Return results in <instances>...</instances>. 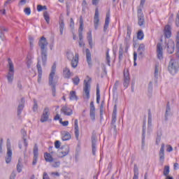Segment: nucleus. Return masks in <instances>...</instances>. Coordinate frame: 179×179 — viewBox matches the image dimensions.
<instances>
[{
	"instance_id": "nucleus-2",
	"label": "nucleus",
	"mask_w": 179,
	"mask_h": 179,
	"mask_svg": "<svg viewBox=\"0 0 179 179\" xmlns=\"http://www.w3.org/2000/svg\"><path fill=\"white\" fill-rule=\"evenodd\" d=\"M57 71V64L54 63L52 66L51 72L49 75V86L52 87V94L53 97H55V93L57 92L55 89V82H54V76H55V72Z\"/></svg>"
},
{
	"instance_id": "nucleus-29",
	"label": "nucleus",
	"mask_w": 179,
	"mask_h": 179,
	"mask_svg": "<svg viewBox=\"0 0 179 179\" xmlns=\"http://www.w3.org/2000/svg\"><path fill=\"white\" fill-rule=\"evenodd\" d=\"M4 31H9V29L8 28H6L3 26H0V38L1 40H3L5 38V34L3 33Z\"/></svg>"
},
{
	"instance_id": "nucleus-59",
	"label": "nucleus",
	"mask_w": 179,
	"mask_h": 179,
	"mask_svg": "<svg viewBox=\"0 0 179 179\" xmlns=\"http://www.w3.org/2000/svg\"><path fill=\"white\" fill-rule=\"evenodd\" d=\"M176 55L178 58H179V41L176 42Z\"/></svg>"
},
{
	"instance_id": "nucleus-3",
	"label": "nucleus",
	"mask_w": 179,
	"mask_h": 179,
	"mask_svg": "<svg viewBox=\"0 0 179 179\" xmlns=\"http://www.w3.org/2000/svg\"><path fill=\"white\" fill-rule=\"evenodd\" d=\"M8 72L7 73L6 78L8 83L12 85L15 76V66L13 65V62H12L10 58L8 59Z\"/></svg>"
},
{
	"instance_id": "nucleus-4",
	"label": "nucleus",
	"mask_w": 179,
	"mask_h": 179,
	"mask_svg": "<svg viewBox=\"0 0 179 179\" xmlns=\"http://www.w3.org/2000/svg\"><path fill=\"white\" fill-rule=\"evenodd\" d=\"M87 79L84 80L83 97L86 100H89L90 99V82H92V78L87 76Z\"/></svg>"
},
{
	"instance_id": "nucleus-32",
	"label": "nucleus",
	"mask_w": 179,
	"mask_h": 179,
	"mask_svg": "<svg viewBox=\"0 0 179 179\" xmlns=\"http://www.w3.org/2000/svg\"><path fill=\"white\" fill-rule=\"evenodd\" d=\"M131 27L128 26L127 27V36H126V38L124 39V43L126 44H128V41H129V39L131 38Z\"/></svg>"
},
{
	"instance_id": "nucleus-28",
	"label": "nucleus",
	"mask_w": 179,
	"mask_h": 179,
	"mask_svg": "<svg viewBox=\"0 0 179 179\" xmlns=\"http://www.w3.org/2000/svg\"><path fill=\"white\" fill-rule=\"evenodd\" d=\"M83 36V17L82 16L80 17V27L78 29V37L82 38Z\"/></svg>"
},
{
	"instance_id": "nucleus-35",
	"label": "nucleus",
	"mask_w": 179,
	"mask_h": 179,
	"mask_svg": "<svg viewBox=\"0 0 179 179\" xmlns=\"http://www.w3.org/2000/svg\"><path fill=\"white\" fill-rule=\"evenodd\" d=\"M138 24L140 26H143V24H145V15L138 16Z\"/></svg>"
},
{
	"instance_id": "nucleus-11",
	"label": "nucleus",
	"mask_w": 179,
	"mask_h": 179,
	"mask_svg": "<svg viewBox=\"0 0 179 179\" xmlns=\"http://www.w3.org/2000/svg\"><path fill=\"white\" fill-rule=\"evenodd\" d=\"M166 51L168 54H173L176 48V44L174 41L169 40L166 44Z\"/></svg>"
},
{
	"instance_id": "nucleus-36",
	"label": "nucleus",
	"mask_w": 179,
	"mask_h": 179,
	"mask_svg": "<svg viewBox=\"0 0 179 179\" xmlns=\"http://www.w3.org/2000/svg\"><path fill=\"white\" fill-rule=\"evenodd\" d=\"M162 130H158L157 131L156 145H159L160 143V141H162Z\"/></svg>"
},
{
	"instance_id": "nucleus-52",
	"label": "nucleus",
	"mask_w": 179,
	"mask_h": 179,
	"mask_svg": "<svg viewBox=\"0 0 179 179\" xmlns=\"http://www.w3.org/2000/svg\"><path fill=\"white\" fill-rule=\"evenodd\" d=\"M37 10L38 12H41L42 10H47V6L38 5Z\"/></svg>"
},
{
	"instance_id": "nucleus-13",
	"label": "nucleus",
	"mask_w": 179,
	"mask_h": 179,
	"mask_svg": "<svg viewBox=\"0 0 179 179\" xmlns=\"http://www.w3.org/2000/svg\"><path fill=\"white\" fill-rule=\"evenodd\" d=\"M92 155L93 156H96V151L97 150V138H96V136L92 135Z\"/></svg>"
},
{
	"instance_id": "nucleus-56",
	"label": "nucleus",
	"mask_w": 179,
	"mask_h": 179,
	"mask_svg": "<svg viewBox=\"0 0 179 179\" xmlns=\"http://www.w3.org/2000/svg\"><path fill=\"white\" fill-rule=\"evenodd\" d=\"M24 12L25 15H27V16H29L31 13V10L30 9V8L27 7L24 9Z\"/></svg>"
},
{
	"instance_id": "nucleus-40",
	"label": "nucleus",
	"mask_w": 179,
	"mask_h": 179,
	"mask_svg": "<svg viewBox=\"0 0 179 179\" xmlns=\"http://www.w3.org/2000/svg\"><path fill=\"white\" fill-rule=\"evenodd\" d=\"M170 111H171V109L170 108V102H168L166 105V113H165V121H167L168 120L167 117H169V113H170Z\"/></svg>"
},
{
	"instance_id": "nucleus-57",
	"label": "nucleus",
	"mask_w": 179,
	"mask_h": 179,
	"mask_svg": "<svg viewBox=\"0 0 179 179\" xmlns=\"http://www.w3.org/2000/svg\"><path fill=\"white\" fill-rule=\"evenodd\" d=\"M78 37H79V40H80V41L78 42L79 46L83 47V45H85V43L83 42V36H81V38H80V36H78Z\"/></svg>"
},
{
	"instance_id": "nucleus-54",
	"label": "nucleus",
	"mask_w": 179,
	"mask_h": 179,
	"mask_svg": "<svg viewBox=\"0 0 179 179\" xmlns=\"http://www.w3.org/2000/svg\"><path fill=\"white\" fill-rule=\"evenodd\" d=\"M82 6H83L82 10L83 12H85V10H86L87 8V2L86 1V0L83 1Z\"/></svg>"
},
{
	"instance_id": "nucleus-64",
	"label": "nucleus",
	"mask_w": 179,
	"mask_h": 179,
	"mask_svg": "<svg viewBox=\"0 0 179 179\" xmlns=\"http://www.w3.org/2000/svg\"><path fill=\"white\" fill-rule=\"evenodd\" d=\"M152 123V113H150V110L148 112V124Z\"/></svg>"
},
{
	"instance_id": "nucleus-22",
	"label": "nucleus",
	"mask_w": 179,
	"mask_h": 179,
	"mask_svg": "<svg viewBox=\"0 0 179 179\" xmlns=\"http://www.w3.org/2000/svg\"><path fill=\"white\" fill-rule=\"evenodd\" d=\"M110 24V12L106 13V19H105V24L103 26V31L106 33L107 31V29H108V25Z\"/></svg>"
},
{
	"instance_id": "nucleus-44",
	"label": "nucleus",
	"mask_w": 179,
	"mask_h": 179,
	"mask_svg": "<svg viewBox=\"0 0 179 179\" xmlns=\"http://www.w3.org/2000/svg\"><path fill=\"white\" fill-rule=\"evenodd\" d=\"M143 37H145V34H143V31L141 29L137 33V38L138 40H143Z\"/></svg>"
},
{
	"instance_id": "nucleus-60",
	"label": "nucleus",
	"mask_w": 179,
	"mask_h": 179,
	"mask_svg": "<svg viewBox=\"0 0 179 179\" xmlns=\"http://www.w3.org/2000/svg\"><path fill=\"white\" fill-rule=\"evenodd\" d=\"M138 58V53H136V52H134V66H136V59Z\"/></svg>"
},
{
	"instance_id": "nucleus-20",
	"label": "nucleus",
	"mask_w": 179,
	"mask_h": 179,
	"mask_svg": "<svg viewBox=\"0 0 179 179\" xmlns=\"http://www.w3.org/2000/svg\"><path fill=\"white\" fill-rule=\"evenodd\" d=\"M62 149H64V150L59 152V157H61V158L65 157V156H67V155H69V146H64L62 148Z\"/></svg>"
},
{
	"instance_id": "nucleus-55",
	"label": "nucleus",
	"mask_w": 179,
	"mask_h": 179,
	"mask_svg": "<svg viewBox=\"0 0 179 179\" xmlns=\"http://www.w3.org/2000/svg\"><path fill=\"white\" fill-rule=\"evenodd\" d=\"M118 86H120V81H115L114 86H113V92H117L118 89Z\"/></svg>"
},
{
	"instance_id": "nucleus-21",
	"label": "nucleus",
	"mask_w": 179,
	"mask_h": 179,
	"mask_svg": "<svg viewBox=\"0 0 179 179\" xmlns=\"http://www.w3.org/2000/svg\"><path fill=\"white\" fill-rule=\"evenodd\" d=\"M21 134L22 135V139H23V143L25 148H27V146H29V143H27V139L26 138V136H27V132L24 129H22Z\"/></svg>"
},
{
	"instance_id": "nucleus-6",
	"label": "nucleus",
	"mask_w": 179,
	"mask_h": 179,
	"mask_svg": "<svg viewBox=\"0 0 179 179\" xmlns=\"http://www.w3.org/2000/svg\"><path fill=\"white\" fill-rule=\"evenodd\" d=\"M6 146L7 154L6 157V163L9 164V163L12 162V145H10V140L9 138L7 139Z\"/></svg>"
},
{
	"instance_id": "nucleus-61",
	"label": "nucleus",
	"mask_w": 179,
	"mask_h": 179,
	"mask_svg": "<svg viewBox=\"0 0 179 179\" xmlns=\"http://www.w3.org/2000/svg\"><path fill=\"white\" fill-rule=\"evenodd\" d=\"M55 148H56V149H59V148H61V142L59 141H56L55 142Z\"/></svg>"
},
{
	"instance_id": "nucleus-15",
	"label": "nucleus",
	"mask_w": 179,
	"mask_h": 179,
	"mask_svg": "<svg viewBox=\"0 0 179 179\" xmlns=\"http://www.w3.org/2000/svg\"><path fill=\"white\" fill-rule=\"evenodd\" d=\"M157 56L158 59H163V46L160 43L157 44Z\"/></svg>"
},
{
	"instance_id": "nucleus-14",
	"label": "nucleus",
	"mask_w": 179,
	"mask_h": 179,
	"mask_svg": "<svg viewBox=\"0 0 179 179\" xmlns=\"http://www.w3.org/2000/svg\"><path fill=\"white\" fill-rule=\"evenodd\" d=\"M61 112L63 113L64 115H67L69 117L73 114V110H72L71 108L68 107L66 105L62 107Z\"/></svg>"
},
{
	"instance_id": "nucleus-30",
	"label": "nucleus",
	"mask_w": 179,
	"mask_h": 179,
	"mask_svg": "<svg viewBox=\"0 0 179 179\" xmlns=\"http://www.w3.org/2000/svg\"><path fill=\"white\" fill-rule=\"evenodd\" d=\"M146 136V129L145 126H143V134H142V144H141V149L143 150L145 148V138Z\"/></svg>"
},
{
	"instance_id": "nucleus-7",
	"label": "nucleus",
	"mask_w": 179,
	"mask_h": 179,
	"mask_svg": "<svg viewBox=\"0 0 179 179\" xmlns=\"http://www.w3.org/2000/svg\"><path fill=\"white\" fill-rule=\"evenodd\" d=\"M50 108L45 107L41 116V122H47L50 119Z\"/></svg>"
},
{
	"instance_id": "nucleus-53",
	"label": "nucleus",
	"mask_w": 179,
	"mask_h": 179,
	"mask_svg": "<svg viewBox=\"0 0 179 179\" xmlns=\"http://www.w3.org/2000/svg\"><path fill=\"white\" fill-rule=\"evenodd\" d=\"M38 110V105L37 104V101L36 99L34 100V106H33V111L36 113Z\"/></svg>"
},
{
	"instance_id": "nucleus-62",
	"label": "nucleus",
	"mask_w": 179,
	"mask_h": 179,
	"mask_svg": "<svg viewBox=\"0 0 179 179\" xmlns=\"http://www.w3.org/2000/svg\"><path fill=\"white\" fill-rule=\"evenodd\" d=\"M60 165H61V162H55L52 164V166L55 167V169H57V167H59Z\"/></svg>"
},
{
	"instance_id": "nucleus-9",
	"label": "nucleus",
	"mask_w": 179,
	"mask_h": 179,
	"mask_svg": "<svg viewBox=\"0 0 179 179\" xmlns=\"http://www.w3.org/2000/svg\"><path fill=\"white\" fill-rule=\"evenodd\" d=\"M90 117L92 121L96 120V108L94 107V101H92L90 104Z\"/></svg>"
},
{
	"instance_id": "nucleus-5",
	"label": "nucleus",
	"mask_w": 179,
	"mask_h": 179,
	"mask_svg": "<svg viewBox=\"0 0 179 179\" xmlns=\"http://www.w3.org/2000/svg\"><path fill=\"white\" fill-rule=\"evenodd\" d=\"M178 63L176 60L171 59L168 66V71L171 75H176L178 71Z\"/></svg>"
},
{
	"instance_id": "nucleus-48",
	"label": "nucleus",
	"mask_w": 179,
	"mask_h": 179,
	"mask_svg": "<svg viewBox=\"0 0 179 179\" xmlns=\"http://www.w3.org/2000/svg\"><path fill=\"white\" fill-rule=\"evenodd\" d=\"M71 136L69 132L66 131L64 135L62 136V141H69L71 139Z\"/></svg>"
},
{
	"instance_id": "nucleus-38",
	"label": "nucleus",
	"mask_w": 179,
	"mask_h": 179,
	"mask_svg": "<svg viewBox=\"0 0 179 179\" xmlns=\"http://www.w3.org/2000/svg\"><path fill=\"white\" fill-rule=\"evenodd\" d=\"M137 51L138 52V55H143V51H145V44L143 43L140 44Z\"/></svg>"
},
{
	"instance_id": "nucleus-25",
	"label": "nucleus",
	"mask_w": 179,
	"mask_h": 179,
	"mask_svg": "<svg viewBox=\"0 0 179 179\" xmlns=\"http://www.w3.org/2000/svg\"><path fill=\"white\" fill-rule=\"evenodd\" d=\"M164 36L166 38H170L171 37V27L170 25H166L164 27Z\"/></svg>"
},
{
	"instance_id": "nucleus-58",
	"label": "nucleus",
	"mask_w": 179,
	"mask_h": 179,
	"mask_svg": "<svg viewBox=\"0 0 179 179\" xmlns=\"http://www.w3.org/2000/svg\"><path fill=\"white\" fill-rule=\"evenodd\" d=\"M69 27L72 30H73V29L75 28V22H73V18L70 19V25H69Z\"/></svg>"
},
{
	"instance_id": "nucleus-37",
	"label": "nucleus",
	"mask_w": 179,
	"mask_h": 179,
	"mask_svg": "<svg viewBox=\"0 0 179 179\" xmlns=\"http://www.w3.org/2000/svg\"><path fill=\"white\" fill-rule=\"evenodd\" d=\"M64 29H65V23L64 22V20H62L59 22L60 36H62V34H64Z\"/></svg>"
},
{
	"instance_id": "nucleus-45",
	"label": "nucleus",
	"mask_w": 179,
	"mask_h": 179,
	"mask_svg": "<svg viewBox=\"0 0 179 179\" xmlns=\"http://www.w3.org/2000/svg\"><path fill=\"white\" fill-rule=\"evenodd\" d=\"M24 108V104H19L17 107V115L18 117L20 116L22 114V111H23V109Z\"/></svg>"
},
{
	"instance_id": "nucleus-49",
	"label": "nucleus",
	"mask_w": 179,
	"mask_h": 179,
	"mask_svg": "<svg viewBox=\"0 0 179 179\" xmlns=\"http://www.w3.org/2000/svg\"><path fill=\"white\" fill-rule=\"evenodd\" d=\"M169 173H170V166H165L164 168V176H165V177H167Z\"/></svg>"
},
{
	"instance_id": "nucleus-24",
	"label": "nucleus",
	"mask_w": 179,
	"mask_h": 179,
	"mask_svg": "<svg viewBox=\"0 0 179 179\" xmlns=\"http://www.w3.org/2000/svg\"><path fill=\"white\" fill-rule=\"evenodd\" d=\"M74 131L75 136L78 141V139H79V125L78 119H76L74 121Z\"/></svg>"
},
{
	"instance_id": "nucleus-31",
	"label": "nucleus",
	"mask_w": 179,
	"mask_h": 179,
	"mask_svg": "<svg viewBox=\"0 0 179 179\" xmlns=\"http://www.w3.org/2000/svg\"><path fill=\"white\" fill-rule=\"evenodd\" d=\"M87 40L90 48H93V38L92 36V31H89L87 33Z\"/></svg>"
},
{
	"instance_id": "nucleus-18",
	"label": "nucleus",
	"mask_w": 179,
	"mask_h": 179,
	"mask_svg": "<svg viewBox=\"0 0 179 179\" xmlns=\"http://www.w3.org/2000/svg\"><path fill=\"white\" fill-rule=\"evenodd\" d=\"M159 163L163 166L164 163V143L161 145V148L159 150Z\"/></svg>"
},
{
	"instance_id": "nucleus-10",
	"label": "nucleus",
	"mask_w": 179,
	"mask_h": 179,
	"mask_svg": "<svg viewBox=\"0 0 179 179\" xmlns=\"http://www.w3.org/2000/svg\"><path fill=\"white\" fill-rule=\"evenodd\" d=\"M131 78H129V71L128 70L124 71V82H123V86L125 89L129 86V82H130Z\"/></svg>"
},
{
	"instance_id": "nucleus-23",
	"label": "nucleus",
	"mask_w": 179,
	"mask_h": 179,
	"mask_svg": "<svg viewBox=\"0 0 179 179\" xmlns=\"http://www.w3.org/2000/svg\"><path fill=\"white\" fill-rule=\"evenodd\" d=\"M71 61L72 68H76L78 66V64H79V54L76 53L74 59H71Z\"/></svg>"
},
{
	"instance_id": "nucleus-27",
	"label": "nucleus",
	"mask_w": 179,
	"mask_h": 179,
	"mask_svg": "<svg viewBox=\"0 0 179 179\" xmlns=\"http://www.w3.org/2000/svg\"><path fill=\"white\" fill-rule=\"evenodd\" d=\"M145 2L146 0H141L140 6L137 10L138 16H144L143 13L142 12V9H143V6L145 5Z\"/></svg>"
},
{
	"instance_id": "nucleus-39",
	"label": "nucleus",
	"mask_w": 179,
	"mask_h": 179,
	"mask_svg": "<svg viewBox=\"0 0 179 179\" xmlns=\"http://www.w3.org/2000/svg\"><path fill=\"white\" fill-rule=\"evenodd\" d=\"M78 96L76 95V91H71L70 92V100H76L78 101Z\"/></svg>"
},
{
	"instance_id": "nucleus-63",
	"label": "nucleus",
	"mask_w": 179,
	"mask_h": 179,
	"mask_svg": "<svg viewBox=\"0 0 179 179\" xmlns=\"http://www.w3.org/2000/svg\"><path fill=\"white\" fill-rule=\"evenodd\" d=\"M15 178H16V171H13V172L11 173V174L10 176L9 179H15Z\"/></svg>"
},
{
	"instance_id": "nucleus-41",
	"label": "nucleus",
	"mask_w": 179,
	"mask_h": 179,
	"mask_svg": "<svg viewBox=\"0 0 179 179\" xmlns=\"http://www.w3.org/2000/svg\"><path fill=\"white\" fill-rule=\"evenodd\" d=\"M96 103L100 104V87L96 85Z\"/></svg>"
},
{
	"instance_id": "nucleus-47",
	"label": "nucleus",
	"mask_w": 179,
	"mask_h": 179,
	"mask_svg": "<svg viewBox=\"0 0 179 179\" xmlns=\"http://www.w3.org/2000/svg\"><path fill=\"white\" fill-rule=\"evenodd\" d=\"M72 81L73 85H75V86H78V85H79V83H80V79L79 78V77L78 76H76L75 78H72Z\"/></svg>"
},
{
	"instance_id": "nucleus-33",
	"label": "nucleus",
	"mask_w": 179,
	"mask_h": 179,
	"mask_svg": "<svg viewBox=\"0 0 179 179\" xmlns=\"http://www.w3.org/2000/svg\"><path fill=\"white\" fill-rule=\"evenodd\" d=\"M44 157H45V162H48L49 163H51L54 160V158H52V156H51V154L48 152H45Z\"/></svg>"
},
{
	"instance_id": "nucleus-16",
	"label": "nucleus",
	"mask_w": 179,
	"mask_h": 179,
	"mask_svg": "<svg viewBox=\"0 0 179 179\" xmlns=\"http://www.w3.org/2000/svg\"><path fill=\"white\" fill-rule=\"evenodd\" d=\"M41 62L40 61V58H38V63L36 65V68L38 70V82L40 83L41 80V76H43V69H41Z\"/></svg>"
},
{
	"instance_id": "nucleus-12",
	"label": "nucleus",
	"mask_w": 179,
	"mask_h": 179,
	"mask_svg": "<svg viewBox=\"0 0 179 179\" xmlns=\"http://www.w3.org/2000/svg\"><path fill=\"white\" fill-rule=\"evenodd\" d=\"M38 160V147L37 144H35L34 147V159L32 162V166H36Z\"/></svg>"
},
{
	"instance_id": "nucleus-1",
	"label": "nucleus",
	"mask_w": 179,
	"mask_h": 179,
	"mask_svg": "<svg viewBox=\"0 0 179 179\" xmlns=\"http://www.w3.org/2000/svg\"><path fill=\"white\" fill-rule=\"evenodd\" d=\"M38 45L41 48V60L43 66L47 65V57L48 55V51L47 50V45H48V42L45 37L42 36L38 41Z\"/></svg>"
},
{
	"instance_id": "nucleus-26",
	"label": "nucleus",
	"mask_w": 179,
	"mask_h": 179,
	"mask_svg": "<svg viewBox=\"0 0 179 179\" xmlns=\"http://www.w3.org/2000/svg\"><path fill=\"white\" fill-rule=\"evenodd\" d=\"M63 75L65 79H70L72 76V73H71V70L68 67H65L63 69Z\"/></svg>"
},
{
	"instance_id": "nucleus-19",
	"label": "nucleus",
	"mask_w": 179,
	"mask_h": 179,
	"mask_svg": "<svg viewBox=\"0 0 179 179\" xmlns=\"http://www.w3.org/2000/svg\"><path fill=\"white\" fill-rule=\"evenodd\" d=\"M85 52H86V58H87V62L88 64V66H90V68H92V66L93 65V64L92 63V53L90 52V50L87 48L85 50Z\"/></svg>"
},
{
	"instance_id": "nucleus-8",
	"label": "nucleus",
	"mask_w": 179,
	"mask_h": 179,
	"mask_svg": "<svg viewBox=\"0 0 179 179\" xmlns=\"http://www.w3.org/2000/svg\"><path fill=\"white\" fill-rule=\"evenodd\" d=\"M115 122H117V105L114 106L113 111L112 113L111 127L113 128L114 131H117V126L115 125Z\"/></svg>"
},
{
	"instance_id": "nucleus-34",
	"label": "nucleus",
	"mask_w": 179,
	"mask_h": 179,
	"mask_svg": "<svg viewBox=\"0 0 179 179\" xmlns=\"http://www.w3.org/2000/svg\"><path fill=\"white\" fill-rule=\"evenodd\" d=\"M123 58H124V49L122 48V45H120L119 48V57H118L119 62H121Z\"/></svg>"
},
{
	"instance_id": "nucleus-46",
	"label": "nucleus",
	"mask_w": 179,
	"mask_h": 179,
	"mask_svg": "<svg viewBox=\"0 0 179 179\" xmlns=\"http://www.w3.org/2000/svg\"><path fill=\"white\" fill-rule=\"evenodd\" d=\"M43 17L45 22L48 23V24H50V15L48 14V12L45 11L43 13Z\"/></svg>"
},
{
	"instance_id": "nucleus-51",
	"label": "nucleus",
	"mask_w": 179,
	"mask_h": 179,
	"mask_svg": "<svg viewBox=\"0 0 179 179\" xmlns=\"http://www.w3.org/2000/svg\"><path fill=\"white\" fill-rule=\"evenodd\" d=\"M66 55H67V59L69 61H71L75 58V56L73 55V52H67Z\"/></svg>"
},
{
	"instance_id": "nucleus-43",
	"label": "nucleus",
	"mask_w": 179,
	"mask_h": 179,
	"mask_svg": "<svg viewBox=\"0 0 179 179\" xmlns=\"http://www.w3.org/2000/svg\"><path fill=\"white\" fill-rule=\"evenodd\" d=\"M154 76L157 80L159 79V64H155Z\"/></svg>"
},
{
	"instance_id": "nucleus-42",
	"label": "nucleus",
	"mask_w": 179,
	"mask_h": 179,
	"mask_svg": "<svg viewBox=\"0 0 179 179\" xmlns=\"http://www.w3.org/2000/svg\"><path fill=\"white\" fill-rule=\"evenodd\" d=\"M21 159H18V163L17 164V173H22V169H23V165L22 164Z\"/></svg>"
},
{
	"instance_id": "nucleus-17",
	"label": "nucleus",
	"mask_w": 179,
	"mask_h": 179,
	"mask_svg": "<svg viewBox=\"0 0 179 179\" xmlns=\"http://www.w3.org/2000/svg\"><path fill=\"white\" fill-rule=\"evenodd\" d=\"M99 22H100V18L99 17V8H96L94 17V24L95 30L99 29Z\"/></svg>"
},
{
	"instance_id": "nucleus-50",
	"label": "nucleus",
	"mask_w": 179,
	"mask_h": 179,
	"mask_svg": "<svg viewBox=\"0 0 179 179\" xmlns=\"http://www.w3.org/2000/svg\"><path fill=\"white\" fill-rule=\"evenodd\" d=\"M110 59H111V58L110 57L108 50H107L106 60V64H107V65H108V66H111V64H110V63L111 62Z\"/></svg>"
}]
</instances>
